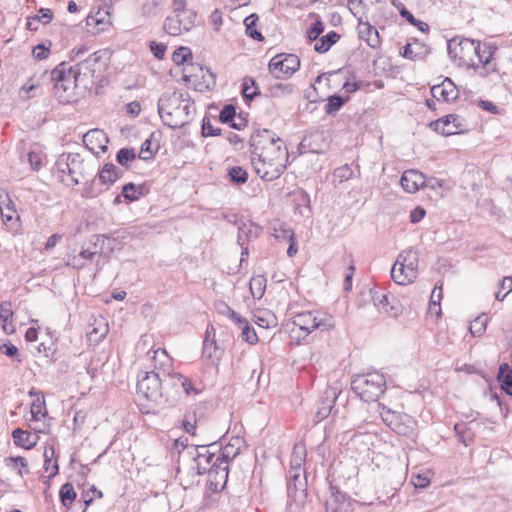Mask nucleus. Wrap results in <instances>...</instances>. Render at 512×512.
Returning <instances> with one entry per match:
<instances>
[{
	"label": "nucleus",
	"mask_w": 512,
	"mask_h": 512,
	"mask_svg": "<svg viewBox=\"0 0 512 512\" xmlns=\"http://www.w3.org/2000/svg\"><path fill=\"white\" fill-rule=\"evenodd\" d=\"M289 154L284 148H272L270 151L251 155V164L255 173L264 181L278 179L286 169Z\"/></svg>",
	"instance_id": "obj_1"
},
{
	"label": "nucleus",
	"mask_w": 512,
	"mask_h": 512,
	"mask_svg": "<svg viewBox=\"0 0 512 512\" xmlns=\"http://www.w3.org/2000/svg\"><path fill=\"white\" fill-rule=\"evenodd\" d=\"M84 159L79 153H62L54 165V173L61 182L67 185H77L81 180L91 176L86 169Z\"/></svg>",
	"instance_id": "obj_2"
},
{
	"label": "nucleus",
	"mask_w": 512,
	"mask_h": 512,
	"mask_svg": "<svg viewBox=\"0 0 512 512\" xmlns=\"http://www.w3.org/2000/svg\"><path fill=\"white\" fill-rule=\"evenodd\" d=\"M352 391L365 402H374L386 390V380L382 373L369 371L357 374L351 380Z\"/></svg>",
	"instance_id": "obj_3"
},
{
	"label": "nucleus",
	"mask_w": 512,
	"mask_h": 512,
	"mask_svg": "<svg viewBox=\"0 0 512 512\" xmlns=\"http://www.w3.org/2000/svg\"><path fill=\"white\" fill-rule=\"evenodd\" d=\"M54 84V94L61 103H69L74 97V90L80 81L74 74L69 63L63 61L58 64L50 75Z\"/></svg>",
	"instance_id": "obj_4"
},
{
	"label": "nucleus",
	"mask_w": 512,
	"mask_h": 512,
	"mask_svg": "<svg viewBox=\"0 0 512 512\" xmlns=\"http://www.w3.org/2000/svg\"><path fill=\"white\" fill-rule=\"evenodd\" d=\"M137 392L148 401L157 405L167 404L168 395L163 391L161 366L155 364L154 370L145 372L137 382Z\"/></svg>",
	"instance_id": "obj_5"
},
{
	"label": "nucleus",
	"mask_w": 512,
	"mask_h": 512,
	"mask_svg": "<svg viewBox=\"0 0 512 512\" xmlns=\"http://www.w3.org/2000/svg\"><path fill=\"white\" fill-rule=\"evenodd\" d=\"M477 49V40L470 38L453 37L448 41L447 51L450 58L458 60L460 66H467L477 70L479 63L474 61V53Z\"/></svg>",
	"instance_id": "obj_6"
},
{
	"label": "nucleus",
	"mask_w": 512,
	"mask_h": 512,
	"mask_svg": "<svg viewBox=\"0 0 512 512\" xmlns=\"http://www.w3.org/2000/svg\"><path fill=\"white\" fill-rule=\"evenodd\" d=\"M293 324L307 334L315 330L329 331L335 327L332 315L322 311H304L293 317Z\"/></svg>",
	"instance_id": "obj_7"
},
{
	"label": "nucleus",
	"mask_w": 512,
	"mask_h": 512,
	"mask_svg": "<svg viewBox=\"0 0 512 512\" xmlns=\"http://www.w3.org/2000/svg\"><path fill=\"white\" fill-rule=\"evenodd\" d=\"M268 68L275 78L289 77L299 70L300 59L295 54H277L270 60Z\"/></svg>",
	"instance_id": "obj_8"
},
{
	"label": "nucleus",
	"mask_w": 512,
	"mask_h": 512,
	"mask_svg": "<svg viewBox=\"0 0 512 512\" xmlns=\"http://www.w3.org/2000/svg\"><path fill=\"white\" fill-rule=\"evenodd\" d=\"M391 277L399 285L412 282L417 277V258L400 254L391 269Z\"/></svg>",
	"instance_id": "obj_9"
},
{
	"label": "nucleus",
	"mask_w": 512,
	"mask_h": 512,
	"mask_svg": "<svg viewBox=\"0 0 512 512\" xmlns=\"http://www.w3.org/2000/svg\"><path fill=\"white\" fill-rule=\"evenodd\" d=\"M288 505H302L307 497L306 473H289L287 481Z\"/></svg>",
	"instance_id": "obj_10"
},
{
	"label": "nucleus",
	"mask_w": 512,
	"mask_h": 512,
	"mask_svg": "<svg viewBox=\"0 0 512 512\" xmlns=\"http://www.w3.org/2000/svg\"><path fill=\"white\" fill-rule=\"evenodd\" d=\"M281 138L271 130H257L251 136L250 152L252 154L270 151L272 148H284Z\"/></svg>",
	"instance_id": "obj_11"
},
{
	"label": "nucleus",
	"mask_w": 512,
	"mask_h": 512,
	"mask_svg": "<svg viewBox=\"0 0 512 512\" xmlns=\"http://www.w3.org/2000/svg\"><path fill=\"white\" fill-rule=\"evenodd\" d=\"M195 17V12L172 13L166 17L163 29L169 35L178 36L194 26Z\"/></svg>",
	"instance_id": "obj_12"
},
{
	"label": "nucleus",
	"mask_w": 512,
	"mask_h": 512,
	"mask_svg": "<svg viewBox=\"0 0 512 512\" xmlns=\"http://www.w3.org/2000/svg\"><path fill=\"white\" fill-rule=\"evenodd\" d=\"M163 366V364H161ZM162 380H163V391L164 394L168 395L167 404L174 405L179 396V389L181 385V374L174 372L171 373L169 370L161 367Z\"/></svg>",
	"instance_id": "obj_13"
},
{
	"label": "nucleus",
	"mask_w": 512,
	"mask_h": 512,
	"mask_svg": "<svg viewBox=\"0 0 512 512\" xmlns=\"http://www.w3.org/2000/svg\"><path fill=\"white\" fill-rule=\"evenodd\" d=\"M329 491L330 495L325 502L326 512H350L351 503L347 495L333 484H330Z\"/></svg>",
	"instance_id": "obj_14"
},
{
	"label": "nucleus",
	"mask_w": 512,
	"mask_h": 512,
	"mask_svg": "<svg viewBox=\"0 0 512 512\" xmlns=\"http://www.w3.org/2000/svg\"><path fill=\"white\" fill-rule=\"evenodd\" d=\"M103 56L102 51H96L90 54L87 58L78 61L74 66H71L74 70V74L80 80L81 77H93L95 72L99 69L98 65Z\"/></svg>",
	"instance_id": "obj_15"
},
{
	"label": "nucleus",
	"mask_w": 512,
	"mask_h": 512,
	"mask_svg": "<svg viewBox=\"0 0 512 512\" xmlns=\"http://www.w3.org/2000/svg\"><path fill=\"white\" fill-rule=\"evenodd\" d=\"M109 140L102 130L100 129H92L86 132L83 136V143L87 149H89L94 154H99L100 152L104 153L108 149Z\"/></svg>",
	"instance_id": "obj_16"
},
{
	"label": "nucleus",
	"mask_w": 512,
	"mask_h": 512,
	"mask_svg": "<svg viewBox=\"0 0 512 512\" xmlns=\"http://www.w3.org/2000/svg\"><path fill=\"white\" fill-rule=\"evenodd\" d=\"M184 96L183 92L177 91L163 93L157 103L158 114H162L164 111L180 112V106L186 100Z\"/></svg>",
	"instance_id": "obj_17"
},
{
	"label": "nucleus",
	"mask_w": 512,
	"mask_h": 512,
	"mask_svg": "<svg viewBox=\"0 0 512 512\" xmlns=\"http://www.w3.org/2000/svg\"><path fill=\"white\" fill-rule=\"evenodd\" d=\"M459 116L456 114H448L439 118L435 121H432L429 126L436 132L444 135L450 136L456 134L460 124L458 123Z\"/></svg>",
	"instance_id": "obj_18"
},
{
	"label": "nucleus",
	"mask_w": 512,
	"mask_h": 512,
	"mask_svg": "<svg viewBox=\"0 0 512 512\" xmlns=\"http://www.w3.org/2000/svg\"><path fill=\"white\" fill-rule=\"evenodd\" d=\"M431 94L435 100L442 102H450L458 97L457 88L449 78H445L440 85H434Z\"/></svg>",
	"instance_id": "obj_19"
},
{
	"label": "nucleus",
	"mask_w": 512,
	"mask_h": 512,
	"mask_svg": "<svg viewBox=\"0 0 512 512\" xmlns=\"http://www.w3.org/2000/svg\"><path fill=\"white\" fill-rule=\"evenodd\" d=\"M400 183L406 192L415 193L425 186V176L421 172L407 170L402 174Z\"/></svg>",
	"instance_id": "obj_20"
},
{
	"label": "nucleus",
	"mask_w": 512,
	"mask_h": 512,
	"mask_svg": "<svg viewBox=\"0 0 512 512\" xmlns=\"http://www.w3.org/2000/svg\"><path fill=\"white\" fill-rule=\"evenodd\" d=\"M12 439L16 446L30 450L37 445L39 436L36 433L16 428L12 431Z\"/></svg>",
	"instance_id": "obj_21"
},
{
	"label": "nucleus",
	"mask_w": 512,
	"mask_h": 512,
	"mask_svg": "<svg viewBox=\"0 0 512 512\" xmlns=\"http://www.w3.org/2000/svg\"><path fill=\"white\" fill-rule=\"evenodd\" d=\"M359 37L364 40L371 48L377 49L381 45V39L378 30L370 23H359Z\"/></svg>",
	"instance_id": "obj_22"
},
{
	"label": "nucleus",
	"mask_w": 512,
	"mask_h": 512,
	"mask_svg": "<svg viewBox=\"0 0 512 512\" xmlns=\"http://www.w3.org/2000/svg\"><path fill=\"white\" fill-rule=\"evenodd\" d=\"M306 459V448L302 444H295L291 454L289 473H305L303 465Z\"/></svg>",
	"instance_id": "obj_23"
},
{
	"label": "nucleus",
	"mask_w": 512,
	"mask_h": 512,
	"mask_svg": "<svg viewBox=\"0 0 512 512\" xmlns=\"http://www.w3.org/2000/svg\"><path fill=\"white\" fill-rule=\"evenodd\" d=\"M123 174V171L117 168L113 163H106L101 170L98 171V179L101 184H114Z\"/></svg>",
	"instance_id": "obj_24"
},
{
	"label": "nucleus",
	"mask_w": 512,
	"mask_h": 512,
	"mask_svg": "<svg viewBox=\"0 0 512 512\" xmlns=\"http://www.w3.org/2000/svg\"><path fill=\"white\" fill-rule=\"evenodd\" d=\"M497 381L502 391L512 396V368L508 363H501L499 365Z\"/></svg>",
	"instance_id": "obj_25"
},
{
	"label": "nucleus",
	"mask_w": 512,
	"mask_h": 512,
	"mask_svg": "<svg viewBox=\"0 0 512 512\" xmlns=\"http://www.w3.org/2000/svg\"><path fill=\"white\" fill-rule=\"evenodd\" d=\"M293 198L295 201V212L308 217L311 213L310 195L305 190L299 189L293 192Z\"/></svg>",
	"instance_id": "obj_26"
},
{
	"label": "nucleus",
	"mask_w": 512,
	"mask_h": 512,
	"mask_svg": "<svg viewBox=\"0 0 512 512\" xmlns=\"http://www.w3.org/2000/svg\"><path fill=\"white\" fill-rule=\"evenodd\" d=\"M390 429L400 436H411L414 433V421L411 416L402 413Z\"/></svg>",
	"instance_id": "obj_27"
},
{
	"label": "nucleus",
	"mask_w": 512,
	"mask_h": 512,
	"mask_svg": "<svg viewBox=\"0 0 512 512\" xmlns=\"http://www.w3.org/2000/svg\"><path fill=\"white\" fill-rule=\"evenodd\" d=\"M370 295L374 306L379 312L389 314L394 309L393 305H391L389 301V296L383 293L380 289H370Z\"/></svg>",
	"instance_id": "obj_28"
},
{
	"label": "nucleus",
	"mask_w": 512,
	"mask_h": 512,
	"mask_svg": "<svg viewBox=\"0 0 512 512\" xmlns=\"http://www.w3.org/2000/svg\"><path fill=\"white\" fill-rule=\"evenodd\" d=\"M222 355V351L215 339H208L203 341L202 356L211 360L212 364H218Z\"/></svg>",
	"instance_id": "obj_29"
},
{
	"label": "nucleus",
	"mask_w": 512,
	"mask_h": 512,
	"mask_svg": "<svg viewBox=\"0 0 512 512\" xmlns=\"http://www.w3.org/2000/svg\"><path fill=\"white\" fill-rule=\"evenodd\" d=\"M159 116L163 124L170 129H178L188 124V120L181 116L179 111H176V113L164 111V113L159 114Z\"/></svg>",
	"instance_id": "obj_30"
},
{
	"label": "nucleus",
	"mask_w": 512,
	"mask_h": 512,
	"mask_svg": "<svg viewBox=\"0 0 512 512\" xmlns=\"http://www.w3.org/2000/svg\"><path fill=\"white\" fill-rule=\"evenodd\" d=\"M325 395L326 398L322 402L321 407H319L317 411V417L320 420L325 419L331 413L333 408L332 403H334L337 398V391L334 388H330L325 391Z\"/></svg>",
	"instance_id": "obj_31"
},
{
	"label": "nucleus",
	"mask_w": 512,
	"mask_h": 512,
	"mask_svg": "<svg viewBox=\"0 0 512 512\" xmlns=\"http://www.w3.org/2000/svg\"><path fill=\"white\" fill-rule=\"evenodd\" d=\"M340 39V35L336 31H330L326 35L319 38L314 49L318 53H326Z\"/></svg>",
	"instance_id": "obj_32"
},
{
	"label": "nucleus",
	"mask_w": 512,
	"mask_h": 512,
	"mask_svg": "<svg viewBox=\"0 0 512 512\" xmlns=\"http://www.w3.org/2000/svg\"><path fill=\"white\" fill-rule=\"evenodd\" d=\"M241 93L246 101H252L260 94L256 81L252 77L246 76L243 78Z\"/></svg>",
	"instance_id": "obj_33"
},
{
	"label": "nucleus",
	"mask_w": 512,
	"mask_h": 512,
	"mask_svg": "<svg viewBox=\"0 0 512 512\" xmlns=\"http://www.w3.org/2000/svg\"><path fill=\"white\" fill-rule=\"evenodd\" d=\"M349 100L348 96H341L338 94H333L328 97L327 103L324 107L326 114L332 115L338 112L343 105Z\"/></svg>",
	"instance_id": "obj_34"
},
{
	"label": "nucleus",
	"mask_w": 512,
	"mask_h": 512,
	"mask_svg": "<svg viewBox=\"0 0 512 512\" xmlns=\"http://www.w3.org/2000/svg\"><path fill=\"white\" fill-rule=\"evenodd\" d=\"M267 279L263 275H257L250 280V292L255 299H261L266 290Z\"/></svg>",
	"instance_id": "obj_35"
},
{
	"label": "nucleus",
	"mask_w": 512,
	"mask_h": 512,
	"mask_svg": "<svg viewBox=\"0 0 512 512\" xmlns=\"http://www.w3.org/2000/svg\"><path fill=\"white\" fill-rule=\"evenodd\" d=\"M259 20V17L257 14H250L244 19V25L246 29V34L257 41H262L263 36L262 34L256 29L257 22Z\"/></svg>",
	"instance_id": "obj_36"
},
{
	"label": "nucleus",
	"mask_w": 512,
	"mask_h": 512,
	"mask_svg": "<svg viewBox=\"0 0 512 512\" xmlns=\"http://www.w3.org/2000/svg\"><path fill=\"white\" fill-rule=\"evenodd\" d=\"M240 442L239 438H236L230 441L226 446L222 447L220 453V459H225L228 463L233 460L239 453L240 447L238 446Z\"/></svg>",
	"instance_id": "obj_37"
},
{
	"label": "nucleus",
	"mask_w": 512,
	"mask_h": 512,
	"mask_svg": "<svg viewBox=\"0 0 512 512\" xmlns=\"http://www.w3.org/2000/svg\"><path fill=\"white\" fill-rule=\"evenodd\" d=\"M76 492L71 483H65L61 486L59 491L60 501L63 506L70 507L74 500L76 499Z\"/></svg>",
	"instance_id": "obj_38"
},
{
	"label": "nucleus",
	"mask_w": 512,
	"mask_h": 512,
	"mask_svg": "<svg viewBox=\"0 0 512 512\" xmlns=\"http://www.w3.org/2000/svg\"><path fill=\"white\" fill-rule=\"evenodd\" d=\"M1 216L3 223L8 227L9 230L17 231L19 226V216L16 215V211L12 207L7 206L5 210H1Z\"/></svg>",
	"instance_id": "obj_39"
},
{
	"label": "nucleus",
	"mask_w": 512,
	"mask_h": 512,
	"mask_svg": "<svg viewBox=\"0 0 512 512\" xmlns=\"http://www.w3.org/2000/svg\"><path fill=\"white\" fill-rule=\"evenodd\" d=\"M228 177L232 184L242 185L248 180V172L241 166H233L228 170Z\"/></svg>",
	"instance_id": "obj_40"
},
{
	"label": "nucleus",
	"mask_w": 512,
	"mask_h": 512,
	"mask_svg": "<svg viewBox=\"0 0 512 512\" xmlns=\"http://www.w3.org/2000/svg\"><path fill=\"white\" fill-rule=\"evenodd\" d=\"M261 227L259 225H256L254 223L244 224L243 226L239 227L238 231V238L237 241L241 247L245 244L244 238H248L249 236H257L260 232Z\"/></svg>",
	"instance_id": "obj_41"
},
{
	"label": "nucleus",
	"mask_w": 512,
	"mask_h": 512,
	"mask_svg": "<svg viewBox=\"0 0 512 512\" xmlns=\"http://www.w3.org/2000/svg\"><path fill=\"white\" fill-rule=\"evenodd\" d=\"M143 187L129 182L122 188V196L128 202L136 201L143 195Z\"/></svg>",
	"instance_id": "obj_42"
},
{
	"label": "nucleus",
	"mask_w": 512,
	"mask_h": 512,
	"mask_svg": "<svg viewBox=\"0 0 512 512\" xmlns=\"http://www.w3.org/2000/svg\"><path fill=\"white\" fill-rule=\"evenodd\" d=\"M454 431L456 432V435L461 443H463L465 446L470 445L473 442L474 435L469 427H467V424L465 423H458L454 425Z\"/></svg>",
	"instance_id": "obj_43"
},
{
	"label": "nucleus",
	"mask_w": 512,
	"mask_h": 512,
	"mask_svg": "<svg viewBox=\"0 0 512 512\" xmlns=\"http://www.w3.org/2000/svg\"><path fill=\"white\" fill-rule=\"evenodd\" d=\"M192 60L191 49L185 46L177 48L172 54V61L177 65L188 64Z\"/></svg>",
	"instance_id": "obj_44"
},
{
	"label": "nucleus",
	"mask_w": 512,
	"mask_h": 512,
	"mask_svg": "<svg viewBox=\"0 0 512 512\" xmlns=\"http://www.w3.org/2000/svg\"><path fill=\"white\" fill-rule=\"evenodd\" d=\"M154 135H155V133L153 132L150 135V137L147 138L141 145L139 158L144 161L151 160L154 157L157 150L159 149V144H156L155 149L152 148V139H153Z\"/></svg>",
	"instance_id": "obj_45"
},
{
	"label": "nucleus",
	"mask_w": 512,
	"mask_h": 512,
	"mask_svg": "<svg viewBox=\"0 0 512 512\" xmlns=\"http://www.w3.org/2000/svg\"><path fill=\"white\" fill-rule=\"evenodd\" d=\"M421 52H415L412 49V45L407 43L402 51L400 52L401 56L407 59L416 60V59H424L429 54V49L426 45H421Z\"/></svg>",
	"instance_id": "obj_46"
},
{
	"label": "nucleus",
	"mask_w": 512,
	"mask_h": 512,
	"mask_svg": "<svg viewBox=\"0 0 512 512\" xmlns=\"http://www.w3.org/2000/svg\"><path fill=\"white\" fill-rule=\"evenodd\" d=\"M136 153L133 148H121L116 154V161L124 167H129L130 163L136 159Z\"/></svg>",
	"instance_id": "obj_47"
},
{
	"label": "nucleus",
	"mask_w": 512,
	"mask_h": 512,
	"mask_svg": "<svg viewBox=\"0 0 512 512\" xmlns=\"http://www.w3.org/2000/svg\"><path fill=\"white\" fill-rule=\"evenodd\" d=\"M228 471H224L222 468L220 470H213L208 475V481L211 485H213L216 489L221 486L224 487V485L227 482L228 479Z\"/></svg>",
	"instance_id": "obj_48"
},
{
	"label": "nucleus",
	"mask_w": 512,
	"mask_h": 512,
	"mask_svg": "<svg viewBox=\"0 0 512 512\" xmlns=\"http://www.w3.org/2000/svg\"><path fill=\"white\" fill-rule=\"evenodd\" d=\"M110 12L109 8H99V10L96 12L95 15H89L86 18V25L87 27L90 26H97V25H104L106 23V17H109Z\"/></svg>",
	"instance_id": "obj_49"
},
{
	"label": "nucleus",
	"mask_w": 512,
	"mask_h": 512,
	"mask_svg": "<svg viewBox=\"0 0 512 512\" xmlns=\"http://www.w3.org/2000/svg\"><path fill=\"white\" fill-rule=\"evenodd\" d=\"M30 413H31V421H38L40 414H42V415L47 414L44 396H42V398L37 397V399L32 402L31 408H30Z\"/></svg>",
	"instance_id": "obj_50"
},
{
	"label": "nucleus",
	"mask_w": 512,
	"mask_h": 512,
	"mask_svg": "<svg viewBox=\"0 0 512 512\" xmlns=\"http://www.w3.org/2000/svg\"><path fill=\"white\" fill-rule=\"evenodd\" d=\"M216 455V452L211 451V453L205 455L203 458L195 462L198 475L205 474L208 469H211V464L213 463L214 459H216Z\"/></svg>",
	"instance_id": "obj_51"
},
{
	"label": "nucleus",
	"mask_w": 512,
	"mask_h": 512,
	"mask_svg": "<svg viewBox=\"0 0 512 512\" xmlns=\"http://www.w3.org/2000/svg\"><path fill=\"white\" fill-rule=\"evenodd\" d=\"M236 107L232 104H226L220 110L219 121L224 124H231L236 118Z\"/></svg>",
	"instance_id": "obj_52"
},
{
	"label": "nucleus",
	"mask_w": 512,
	"mask_h": 512,
	"mask_svg": "<svg viewBox=\"0 0 512 512\" xmlns=\"http://www.w3.org/2000/svg\"><path fill=\"white\" fill-rule=\"evenodd\" d=\"M324 31V24L320 19H317L314 23L310 25V27L307 29V38L309 42H314L316 40H319L320 35Z\"/></svg>",
	"instance_id": "obj_53"
},
{
	"label": "nucleus",
	"mask_w": 512,
	"mask_h": 512,
	"mask_svg": "<svg viewBox=\"0 0 512 512\" xmlns=\"http://www.w3.org/2000/svg\"><path fill=\"white\" fill-rule=\"evenodd\" d=\"M488 319L484 316H479L474 319L470 324V333L473 336H481L486 330Z\"/></svg>",
	"instance_id": "obj_54"
},
{
	"label": "nucleus",
	"mask_w": 512,
	"mask_h": 512,
	"mask_svg": "<svg viewBox=\"0 0 512 512\" xmlns=\"http://www.w3.org/2000/svg\"><path fill=\"white\" fill-rule=\"evenodd\" d=\"M294 90V86L292 84H284L277 83L275 85L270 86L269 91L272 97H281L284 95L291 94Z\"/></svg>",
	"instance_id": "obj_55"
},
{
	"label": "nucleus",
	"mask_w": 512,
	"mask_h": 512,
	"mask_svg": "<svg viewBox=\"0 0 512 512\" xmlns=\"http://www.w3.org/2000/svg\"><path fill=\"white\" fill-rule=\"evenodd\" d=\"M201 134L203 137L219 136L221 135V129L213 127L210 118L205 116L202 119Z\"/></svg>",
	"instance_id": "obj_56"
},
{
	"label": "nucleus",
	"mask_w": 512,
	"mask_h": 512,
	"mask_svg": "<svg viewBox=\"0 0 512 512\" xmlns=\"http://www.w3.org/2000/svg\"><path fill=\"white\" fill-rule=\"evenodd\" d=\"M239 328L242 329V339L246 341L249 344H255L258 341L257 334L254 330V328L249 324V322H245L242 326Z\"/></svg>",
	"instance_id": "obj_57"
},
{
	"label": "nucleus",
	"mask_w": 512,
	"mask_h": 512,
	"mask_svg": "<svg viewBox=\"0 0 512 512\" xmlns=\"http://www.w3.org/2000/svg\"><path fill=\"white\" fill-rule=\"evenodd\" d=\"M402 413H398V412H395V411H392L390 409H387L384 405H381V411H380V416L383 420V422L389 427L391 428V426L393 425V423L397 422L399 416L401 415Z\"/></svg>",
	"instance_id": "obj_58"
},
{
	"label": "nucleus",
	"mask_w": 512,
	"mask_h": 512,
	"mask_svg": "<svg viewBox=\"0 0 512 512\" xmlns=\"http://www.w3.org/2000/svg\"><path fill=\"white\" fill-rule=\"evenodd\" d=\"M207 73L208 77L202 76L203 81L197 84L198 90L201 92L211 91L216 85V75L210 69H207Z\"/></svg>",
	"instance_id": "obj_59"
},
{
	"label": "nucleus",
	"mask_w": 512,
	"mask_h": 512,
	"mask_svg": "<svg viewBox=\"0 0 512 512\" xmlns=\"http://www.w3.org/2000/svg\"><path fill=\"white\" fill-rule=\"evenodd\" d=\"M353 173L354 172H353L352 168L348 164H345L341 167L336 168L333 172V176L340 183H342L344 181L351 179L353 176Z\"/></svg>",
	"instance_id": "obj_60"
},
{
	"label": "nucleus",
	"mask_w": 512,
	"mask_h": 512,
	"mask_svg": "<svg viewBox=\"0 0 512 512\" xmlns=\"http://www.w3.org/2000/svg\"><path fill=\"white\" fill-rule=\"evenodd\" d=\"M0 351L9 358L16 359L17 362H21L18 348L12 344L10 341H6L2 345H0Z\"/></svg>",
	"instance_id": "obj_61"
},
{
	"label": "nucleus",
	"mask_w": 512,
	"mask_h": 512,
	"mask_svg": "<svg viewBox=\"0 0 512 512\" xmlns=\"http://www.w3.org/2000/svg\"><path fill=\"white\" fill-rule=\"evenodd\" d=\"M481 71L479 72V75L481 77H487L491 73H499V69L496 63L493 62V60L484 59L481 60Z\"/></svg>",
	"instance_id": "obj_62"
},
{
	"label": "nucleus",
	"mask_w": 512,
	"mask_h": 512,
	"mask_svg": "<svg viewBox=\"0 0 512 512\" xmlns=\"http://www.w3.org/2000/svg\"><path fill=\"white\" fill-rule=\"evenodd\" d=\"M411 483L417 489H423L430 485V477L427 474H413L411 477Z\"/></svg>",
	"instance_id": "obj_63"
},
{
	"label": "nucleus",
	"mask_w": 512,
	"mask_h": 512,
	"mask_svg": "<svg viewBox=\"0 0 512 512\" xmlns=\"http://www.w3.org/2000/svg\"><path fill=\"white\" fill-rule=\"evenodd\" d=\"M50 47L51 43H49L48 46H46L45 43H40L36 45L32 51L33 57L37 60L46 59L50 53Z\"/></svg>",
	"instance_id": "obj_64"
}]
</instances>
